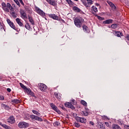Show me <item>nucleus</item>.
Masks as SVG:
<instances>
[{
	"label": "nucleus",
	"instance_id": "nucleus-1",
	"mask_svg": "<svg viewBox=\"0 0 129 129\" xmlns=\"http://www.w3.org/2000/svg\"><path fill=\"white\" fill-rule=\"evenodd\" d=\"M2 6L3 10L6 13H9L10 10L12 11H14V8H13V6L9 3L6 4V3L3 2L2 3Z\"/></svg>",
	"mask_w": 129,
	"mask_h": 129
},
{
	"label": "nucleus",
	"instance_id": "nucleus-2",
	"mask_svg": "<svg viewBox=\"0 0 129 129\" xmlns=\"http://www.w3.org/2000/svg\"><path fill=\"white\" fill-rule=\"evenodd\" d=\"M84 22V20L81 17H78L76 18L74 23L76 25V27L78 28H81L82 26V23Z\"/></svg>",
	"mask_w": 129,
	"mask_h": 129
},
{
	"label": "nucleus",
	"instance_id": "nucleus-3",
	"mask_svg": "<svg viewBox=\"0 0 129 129\" xmlns=\"http://www.w3.org/2000/svg\"><path fill=\"white\" fill-rule=\"evenodd\" d=\"M94 0H81L82 3L87 8H90L91 5H93Z\"/></svg>",
	"mask_w": 129,
	"mask_h": 129
},
{
	"label": "nucleus",
	"instance_id": "nucleus-4",
	"mask_svg": "<svg viewBox=\"0 0 129 129\" xmlns=\"http://www.w3.org/2000/svg\"><path fill=\"white\" fill-rule=\"evenodd\" d=\"M35 12H36V13H37L38 15H40V16H41V17H44L46 16V14L44 13L43 11L40 9V8L35 7Z\"/></svg>",
	"mask_w": 129,
	"mask_h": 129
},
{
	"label": "nucleus",
	"instance_id": "nucleus-5",
	"mask_svg": "<svg viewBox=\"0 0 129 129\" xmlns=\"http://www.w3.org/2000/svg\"><path fill=\"white\" fill-rule=\"evenodd\" d=\"M18 126L20 128H25V127H28L29 126V123L26 122H20L18 124Z\"/></svg>",
	"mask_w": 129,
	"mask_h": 129
},
{
	"label": "nucleus",
	"instance_id": "nucleus-6",
	"mask_svg": "<svg viewBox=\"0 0 129 129\" xmlns=\"http://www.w3.org/2000/svg\"><path fill=\"white\" fill-rule=\"evenodd\" d=\"M50 106H51V108L53 110H54V111H56V112L58 113V114H60L61 113V111H60L58 109V107H57V106H56V105H55V104L51 103L50 104Z\"/></svg>",
	"mask_w": 129,
	"mask_h": 129
},
{
	"label": "nucleus",
	"instance_id": "nucleus-7",
	"mask_svg": "<svg viewBox=\"0 0 129 129\" xmlns=\"http://www.w3.org/2000/svg\"><path fill=\"white\" fill-rule=\"evenodd\" d=\"M76 119L78 122H81L82 123H85V122H86V119L83 117H80L78 116L76 118Z\"/></svg>",
	"mask_w": 129,
	"mask_h": 129
},
{
	"label": "nucleus",
	"instance_id": "nucleus-8",
	"mask_svg": "<svg viewBox=\"0 0 129 129\" xmlns=\"http://www.w3.org/2000/svg\"><path fill=\"white\" fill-rule=\"evenodd\" d=\"M38 85L41 91H45V90L47 89V86L43 83H40Z\"/></svg>",
	"mask_w": 129,
	"mask_h": 129
},
{
	"label": "nucleus",
	"instance_id": "nucleus-9",
	"mask_svg": "<svg viewBox=\"0 0 129 129\" xmlns=\"http://www.w3.org/2000/svg\"><path fill=\"white\" fill-rule=\"evenodd\" d=\"M7 22L8 24L12 28V29H14V30H17V28L16 27V26H15V24L14 23H13L11 20L9 19H7Z\"/></svg>",
	"mask_w": 129,
	"mask_h": 129
},
{
	"label": "nucleus",
	"instance_id": "nucleus-10",
	"mask_svg": "<svg viewBox=\"0 0 129 129\" xmlns=\"http://www.w3.org/2000/svg\"><path fill=\"white\" fill-rule=\"evenodd\" d=\"M20 13L22 19L25 20L28 18V17H27V13H26V12H25L24 10H21Z\"/></svg>",
	"mask_w": 129,
	"mask_h": 129
},
{
	"label": "nucleus",
	"instance_id": "nucleus-11",
	"mask_svg": "<svg viewBox=\"0 0 129 129\" xmlns=\"http://www.w3.org/2000/svg\"><path fill=\"white\" fill-rule=\"evenodd\" d=\"M64 105L68 108H71V109H75V107L71 102H66L64 103Z\"/></svg>",
	"mask_w": 129,
	"mask_h": 129
},
{
	"label": "nucleus",
	"instance_id": "nucleus-12",
	"mask_svg": "<svg viewBox=\"0 0 129 129\" xmlns=\"http://www.w3.org/2000/svg\"><path fill=\"white\" fill-rule=\"evenodd\" d=\"M8 122L9 123H15L16 120H15V118L13 116H11L8 119H7Z\"/></svg>",
	"mask_w": 129,
	"mask_h": 129
},
{
	"label": "nucleus",
	"instance_id": "nucleus-13",
	"mask_svg": "<svg viewBox=\"0 0 129 129\" xmlns=\"http://www.w3.org/2000/svg\"><path fill=\"white\" fill-rule=\"evenodd\" d=\"M49 17L51 18V19H53V20H56V21L59 20V17L56 15V14H50Z\"/></svg>",
	"mask_w": 129,
	"mask_h": 129
},
{
	"label": "nucleus",
	"instance_id": "nucleus-14",
	"mask_svg": "<svg viewBox=\"0 0 129 129\" xmlns=\"http://www.w3.org/2000/svg\"><path fill=\"white\" fill-rule=\"evenodd\" d=\"M89 113V110L87 108H85V111L81 112V114H82V115H84L85 116H87Z\"/></svg>",
	"mask_w": 129,
	"mask_h": 129
},
{
	"label": "nucleus",
	"instance_id": "nucleus-15",
	"mask_svg": "<svg viewBox=\"0 0 129 129\" xmlns=\"http://www.w3.org/2000/svg\"><path fill=\"white\" fill-rule=\"evenodd\" d=\"M113 22V20L112 19H108L106 20L105 21H103V24H112V22Z\"/></svg>",
	"mask_w": 129,
	"mask_h": 129
},
{
	"label": "nucleus",
	"instance_id": "nucleus-16",
	"mask_svg": "<svg viewBox=\"0 0 129 129\" xmlns=\"http://www.w3.org/2000/svg\"><path fill=\"white\" fill-rule=\"evenodd\" d=\"M16 23L20 26V27H23V23L21 21V19L20 18H16Z\"/></svg>",
	"mask_w": 129,
	"mask_h": 129
},
{
	"label": "nucleus",
	"instance_id": "nucleus-17",
	"mask_svg": "<svg viewBox=\"0 0 129 129\" xmlns=\"http://www.w3.org/2000/svg\"><path fill=\"white\" fill-rule=\"evenodd\" d=\"M91 11H92L93 14L97 13V12H98V10H97V8H96V7H95V6L92 7Z\"/></svg>",
	"mask_w": 129,
	"mask_h": 129
},
{
	"label": "nucleus",
	"instance_id": "nucleus-18",
	"mask_svg": "<svg viewBox=\"0 0 129 129\" xmlns=\"http://www.w3.org/2000/svg\"><path fill=\"white\" fill-rule=\"evenodd\" d=\"M32 112H33V113H34V114L37 115V116H41V113L39 112V111H37L36 110H33Z\"/></svg>",
	"mask_w": 129,
	"mask_h": 129
},
{
	"label": "nucleus",
	"instance_id": "nucleus-19",
	"mask_svg": "<svg viewBox=\"0 0 129 129\" xmlns=\"http://www.w3.org/2000/svg\"><path fill=\"white\" fill-rule=\"evenodd\" d=\"M0 125H1V126H3V127H4V128H6V129L11 128V127L10 126H8L6 124H3V123H2L1 122H0Z\"/></svg>",
	"mask_w": 129,
	"mask_h": 129
},
{
	"label": "nucleus",
	"instance_id": "nucleus-20",
	"mask_svg": "<svg viewBox=\"0 0 129 129\" xmlns=\"http://www.w3.org/2000/svg\"><path fill=\"white\" fill-rule=\"evenodd\" d=\"M112 129H121V128L120 126H119V125L114 124L112 125Z\"/></svg>",
	"mask_w": 129,
	"mask_h": 129
},
{
	"label": "nucleus",
	"instance_id": "nucleus-21",
	"mask_svg": "<svg viewBox=\"0 0 129 129\" xmlns=\"http://www.w3.org/2000/svg\"><path fill=\"white\" fill-rule=\"evenodd\" d=\"M73 11H75V12H77L78 13H80L81 12V10L80 9L78 8V7L75 6L73 8Z\"/></svg>",
	"mask_w": 129,
	"mask_h": 129
},
{
	"label": "nucleus",
	"instance_id": "nucleus-22",
	"mask_svg": "<svg viewBox=\"0 0 129 129\" xmlns=\"http://www.w3.org/2000/svg\"><path fill=\"white\" fill-rule=\"evenodd\" d=\"M67 3L69 4L70 7H73L75 5L74 3H73L71 0H66Z\"/></svg>",
	"mask_w": 129,
	"mask_h": 129
},
{
	"label": "nucleus",
	"instance_id": "nucleus-23",
	"mask_svg": "<svg viewBox=\"0 0 129 129\" xmlns=\"http://www.w3.org/2000/svg\"><path fill=\"white\" fill-rule=\"evenodd\" d=\"M115 36H117V37H122V33L120 31H117L115 32Z\"/></svg>",
	"mask_w": 129,
	"mask_h": 129
},
{
	"label": "nucleus",
	"instance_id": "nucleus-24",
	"mask_svg": "<svg viewBox=\"0 0 129 129\" xmlns=\"http://www.w3.org/2000/svg\"><path fill=\"white\" fill-rule=\"evenodd\" d=\"M108 5H110L111 8H112L114 10H115V8H116L115 6H114V4L112 3H111V2H108Z\"/></svg>",
	"mask_w": 129,
	"mask_h": 129
},
{
	"label": "nucleus",
	"instance_id": "nucleus-25",
	"mask_svg": "<svg viewBox=\"0 0 129 129\" xmlns=\"http://www.w3.org/2000/svg\"><path fill=\"white\" fill-rule=\"evenodd\" d=\"M1 106L5 109H9V108H10V107L9 106L5 104H2Z\"/></svg>",
	"mask_w": 129,
	"mask_h": 129
},
{
	"label": "nucleus",
	"instance_id": "nucleus-26",
	"mask_svg": "<svg viewBox=\"0 0 129 129\" xmlns=\"http://www.w3.org/2000/svg\"><path fill=\"white\" fill-rule=\"evenodd\" d=\"M38 116L32 114L30 115V118H31L32 120H34L35 119V120H37V117Z\"/></svg>",
	"mask_w": 129,
	"mask_h": 129
},
{
	"label": "nucleus",
	"instance_id": "nucleus-27",
	"mask_svg": "<svg viewBox=\"0 0 129 129\" xmlns=\"http://www.w3.org/2000/svg\"><path fill=\"white\" fill-rule=\"evenodd\" d=\"M54 95L56 97V98H57V99H60L61 98V96H60V93H54Z\"/></svg>",
	"mask_w": 129,
	"mask_h": 129
},
{
	"label": "nucleus",
	"instance_id": "nucleus-28",
	"mask_svg": "<svg viewBox=\"0 0 129 129\" xmlns=\"http://www.w3.org/2000/svg\"><path fill=\"white\" fill-rule=\"evenodd\" d=\"M28 19L30 23H31L32 25H35V23L34 22V20H33V18L32 17H29Z\"/></svg>",
	"mask_w": 129,
	"mask_h": 129
},
{
	"label": "nucleus",
	"instance_id": "nucleus-29",
	"mask_svg": "<svg viewBox=\"0 0 129 129\" xmlns=\"http://www.w3.org/2000/svg\"><path fill=\"white\" fill-rule=\"evenodd\" d=\"M117 24H113L111 26V27H109V28H111V29H116V28H117Z\"/></svg>",
	"mask_w": 129,
	"mask_h": 129
},
{
	"label": "nucleus",
	"instance_id": "nucleus-30",
	"mask_svg": "<svg viewBox=\"0 0 129 129\" xmlns=\"http://www.w3.org/2000/svg\"><path fill=\"white\" fill-rule=\"evenodd\" d=\"M11 15L12 16L13 18H17V15H16V13L14 11H11L10 12Z\"/></svg>",
	"mask_w": 129,
	"mask_h": 129
},
{
	"label": "nucleus",
	"instance_id": "nucleus-31",
	"mask_svg": "<svg viewBox=\"0 0 129 129\" xmlns=\"http://www.w3.org/2000/svg\"><path fill=\"white\" fill-rule=\"evenodd\" d=\"M28 94L29 95H31V96H33V97H34V99H36V98H37L36 97L34 96V93L33 92H32V91L30 90L29 93H28Z\"/></svg>",
	"mask_w": 129,
	"mask_h": 129
},
{
	"label": "nucleus",
	"instance_id": "nucleus-32",
	"mask_svg": "<svg viewBox=\"0 0 129 129\" xmlns=\"http://www.w3.org/2000/svg\"><path fill=\"white\" fill-rule=\"evenodd\" d=\"M25 28L26 29H27V30H30L31 29V26H30V24H29V23H26L25 24Z\"/></svg>",
	"mask_w": 129,
	"mask_h": 129
},
{
	"label": "nucleus",
	"instance_id": "nucleus-33",
	"mask_svg": "<svg viewBox=\"0 0 129 129\" xmlns=\"http://www.w3.org/2000/svg\"><path fill=\"white\" fill-rule=\"evenodd\" d=\"M12 102L14 103H20V100L19 99H14L12 100Z\"/></svg>",
	"mask_w": 129,
	"mask_h": 129
},
{
	"label": "nucleus",
	"instance_id": "nucleus-34",
	"mask_svg": "<svg viewBox=\"0 0 129 129\" xmlns=\"http://www.w3.org/2000/svg\"><path fill=\"white\" fill-rule=\"evenodd\" d=\"M81 103L83 105H84V106H87V103L84 100H82Z\"/></svg>",
	"mask_w": 129,
	"mask_h": 129
},
{
	"label": "nucleus",
	"instance_id": "nucleus-35",
	"mask_svg": "<svg viewBox=\"0 0 129 129\" xmlns=\"http://www.w3.org/2000/svg\"><path fill=\"white\" fill-rule=\"evenodd\" d=\"M88 29V27L86 26H83V30L84 31V32H87V29Z\"/></svg>",
	"mask_w": 129,
	"mask_h": 129
},
{
	"label": "nucleus",
	"instance_id": "nucleus-36",
	"mask_svg": "<svg viewBox=\"0 0 129 129\" xmlns=\"http://www.w3.org/2000/svg\"><path fill=\"white\" fill-rule=\"evenodd\" d=\"M70 102L73 105H75V104H76V103L75 102V100L73 99L71 100Z\"/></svg>",
	"mask_w": 129,
	"mask_h": 129
},
{
	"label": "nucleus",
	"instance_id": "nucleus-37",
	"mask_svg": "<svg viewBox=\"0 0 129 129\" xmlns=\"http://www.w3.org/2000/svg\"><path fill=\"white\" fill-rule=\"evenodd\" d=\"M20 85L21 88H23L24 90L27 88L25 85H24V84H22L21 83H20Z\"/></svg>",
	"mask_w": 129,
	"mask_h": 129
},
{
	"label": "nucleus",
	"instance_id": "nucleus-38",
	"mask_svg": "<svg viewBox=\"0 0 129 129\" xmlns=\"http://www.w3.org/2000/svg\"><path fill=\"white\" fill-rule=\"evenodd\" d=\"M60 124V123H59L58 121H55L53 123V125L54 126H58Z\"/></svg>",
	"mask_w": 129,
	"mask_h": 129
},
{
	"label": "nucleus",
	"instance_id": "nucleus-39",
	"mask_svg": "<svg viewBox=\"0 0 129 129\" xmlns=\"http://www.w3.org/2000/svg\"><path fill=\"white\" fill-rule=\"evenodd\" d=\"M36 120H38V121H43V119L37 116L36 118Z\"/></svg>",
	"mask_w": 129,
	"mask_h": 129
},
{
	"label": "nucleus",
	"instance_id": "nucleus-40",
	"mask_svg": "<svg viewBox=\"0 0 129 129\" xmlns=\"http://www.w3.org/2000/svg\"><path fill=\"white\" fill-rule=\"evenodd\" d=\"M15 3L18 6V7H21V4H20V2H18V0H14Z\"/></svg>",
	"mask_w": 129,
	"mask_h": 129
},
{
	"label": "nucleus",
	"instance_id": "nucleus-41",
	"mask_svg": "<svg viewBox=\"0 0 129 129\" xmlns=\"http://www.w3.org/2000/svg\"><path fill=\"white\" fill-rule=\"evenodd\" d=\"M75 126L76 127H80V124H79V123H77V122H75Z\"/></svg>",
	"mask_w": 129,
	"mask_h": 129
},
{
	"label": "nucleus",
	"instance_id": "nucleus-42",
	"mask_svg": "<svg viewBox=\"0 0 129 129\" xmlns=\"http://www.w3.org/2000/svg\"><path fill=\"white\" fill-rule=\"evenodd\" d=\"M50 5H51V6H55L56 2L54 0H52Z\"/></svg>",
	"mask_w": 129,
	"mask_h": 129
},
{
	"label": "nucleus",
	"instance_id": "nucleus-43",
	"mask_svg": "<svg viewBox=\"0 0 129 129\" xmlns=\"http://www.w3.org/2000/svg\"><path fill=\"white\" fill-rule=\"evenodd\" d=\"M25 91H26V92H27V93H29L30 91H31V89H28L27 88L24 89Z\"/></svg>",
	"mask_w": 129,
	"mask_h": 129
},
{
	"label": "nucleus",
	"instance_id": "nucleus-44",
	"mask_svg": "<svg viewBox=\"0 0 129 129\" xmlns=\"http://www.w3.org/2000/svg\"><path fill=\"white\" fill-rule=\"evenodd\" d=\"M105 125H106L107 126V127H110V125H109V124L107 122H105Z\"/></svg>",
	"mask_w": 129,
	"mask_h": 129
},
{
	"label": "nucleus",
	"instance_id": "nucleus-45",
	"mask_svg": "<svg viewBox=\"0 0 129 129\" xmlns=\"http://www.w3.org/2000/svg\"><path fill=\"white\" fill-rule=\"evenodd\" d=\"M5 97L3 96L0 95V100H4Z\"/></svg>",
	"mask_w": 129,
	"mask_h": 129
},
{
	"label": "nucleus",
	"instance_id": "nucleus-46",
	"mask_svg": "<svg viewBox=\"0 0 129 129\" xmlns=\"http://www.w3.org/2000/svg\"><path fill=\"white\" fill-rule=\"evenodd\" d=\"M20 4H21V5H22V6H24V2H23V0H19Z\"/></svg>",
	"mask_w": 129,
	"mask_h": 129
},
{
	"label": "nucleus",
	"instance_id": "nucleus-47",
	"mask_svg": "<svg viewBox=\"0 0 129 129\" xmlns=\"http://www.w3.org/2000/svg\"><path fill=\"white\" fill-rule=\"evenodd\" d=\"M98 19L99 20H104V19L103 18H102L100 16H98Z\"/></svg>",
	"mask_w": 129,
	"mask_h": 129
},
{
	"label": "nucleus",
	"instance_id": "nucleus-48",
	"mask_svg": "<svg viewBox=\"0 0 129 129\" xmlns=\"http://www.w3.org/2000/svg\"><path fill=\"white\" fill-rule=\"evenodd\" d=\"M99 126H100L101 129H105V127L102 126V127L101 126V125H99Z\"/></svg>",
	"mask_w": 129,
	"mask_h": 129
},
{
	"label": "nucleus",
	"instance_id": "nucleus-49",
	"mask_svg": "<svg viewBox=\"0 0 129 129\" xmlns=\"http://www.w3.org/2000/svg\"><path fill=\"white\" fill-rule=\"evenodd\" d=\"M46 2H47V3H48V4H50V3H51V2L53 1V0H46Z\"/></svg>",
	"mask_w": 129,
	"mask_h": 129
},
{
	"label": "nucleus",
	"instance_id": "nucleus-50",
	"mask_svg": "<svg viewBox=\"0 0 129 129\" xmlns=\"http://www.w3.org/2000/svg\"><path fill=\"white\" fill-rule=\"evenodd\" d=\"M7 91L8 92H11V91H12V90H11L10 88H7Z\"/></svg>",
	"mask_w": 129,
	"mask_h": 129
},
{
	"label": "nucleus",
	"instance_id": "nucleus-51",
	"mask_svg": "<svg viewBox=\"0 0 129 129\" xmlns=\"http://www.w3.org/2000/svg\"><path fill=\"white\" fill-rule=\"evenodd\" d=\"M90 124L92 125H94V123L92 121H90Z\"/></svg>",
	"mask_w": 129,
	"mask_h": 129
},
{
	"label": "nucleus",
	"instance_id": "nucleus-52",
	"mask_svg": "<svg viewBox=\"0 0 129 129\" xmlns=\"http://www.w3.org/2000/svg\"><path fill=\"white\" fill-rule=\"evenodd\" d=\"M61 108L63 109V110H64V109H65V107H64V106L61 105Z\"/></svg>",
	"mask_w": 129,
	"mask_h": 129
},
{
	"label": "nucleus",
	"instance_id": "nucleus-53",
	"mask_svg": "<svg viewBox=\"0 0 129 129\" xmlns=\"http://www.w3.org/2000/svg\"><path fill=\"white\" fill-rule=\"evenodd\" d=\"M126 128H127V129H129V126H128V125H127V126H126Z\"/></svg>",
	"mask_w": 129,
	"mask_h": 129
},
{
	"label": "nucleus",
	"instance_id": "nucleus-54",
	"mask_svg": "<svg viewBox=\"0 0 129 129\" xmlns=\"http://www.w3.org/2000/svg\"><path fill=\"white\" fill-rule=\"evenodd\" d=\"M96 6H99V4H96Z\"/></svg>",
	"mask_w": 129,
	"mask_h": 129
},
{
	"label": "nucleus",
	"instance_id": "nucleus-55",
	"mask_svg": "<svg viewBox=\"0 0 129 129\" xmlns=\"http://www.w3.org/2000/svg\"><path fill=\"white\" fill-rule=\"evenodd\" d=\"M75 1V2H78V0H74Z\"/></svg>",
	"mask_w": 129,
	"mask_h": 129
}]
</instances>
